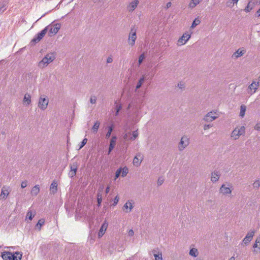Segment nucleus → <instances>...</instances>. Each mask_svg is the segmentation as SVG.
<instances>
[{
	"label": "nucleus",
	"instance_id": "nucleus-35",
	"mask_svg": "<svg viewBox=\"0 0 260 260\" xmlns=\"http://www.w3.org/2000/svg\"><path fill=\"white\" fill-rule=\"evenodd\" d=\"M108 128V131L107 133H106V137H105L106 139H108L110 137L111 133L113 129V126L112 125L109 126Z\"/></svg>",
	"mask_w": 260,
	"mask_h": 260
},
{
	"label": "nucleus",
	"instance_id": "nucleus-62",
	"mask_svg": "<svg viewBox=\"0 0 260 260\" xmlns=\"http://www.w3.org/2000/svg\"><path fill=\"white\" fill-rule=\"evenodd\" d=\"M77 169H70V170L72 171V172H73L74 173H75V174H76Z\"/></svg>",
	"mask_w": 260,
	"mask_h": 260
},
{
	"label": "nucleus",
	"instance_id": "nucleus-47",
	"mask_svg": "<svg viewBox=\"0 0 260 260\" xmlns=\"http://www.w3.org/2000/svg\"><path fill=\"white\" fill-rule=\"evenodd\" d=\"M234 3L231 0H228L226 2V6L228 7H232L234 6Z\"/></svg>",
	"mask_w": 260,
	"mask_h": 260
},
{
	"label": "nucleus",
	"instance_id": "nucleus-43",
	"mask_svg": "<svg viewBox=\"0 0 260 260\" xmlns=\"http://www.w3.org/2000/svg\"><path fill=\"white\" fill-rule=\"evenodd\" d=\"M138 133L137 131H134L133 133V136L129 138V139L131 140H134L135 139H136L138 137Z\"/></svg>",
	"mask_w": 260,
	"mask_h": 260
},
{
	"label": "nucleus",
	"instance_id": "nucleus-26",
	"mask_svg": "<svg viewBox=\"0 0 260 260\" xmlns=\"http://www.w3.org/2000/svg\"><path fill=\"white\" fill-rule=\"evenodd\" d=\"M31 97L29 94L26 93L23 99V103L26 105H29L31 102Z\"/></svg>",
	"mask_w": 260,
	"mask_h": 260
},
{
	"label": "nucleus",
	"instance_id": "nucleus-8",
	"mask_svg": "<svg viewBox=\"0 0 260 260\" xmlns=\"http://www.w3.org/2000/svg\"><path fill=\"white\" fill-rule=\"evenodd\" d=\"M48 100L41 96L38 102V107L42 110H44L47 108L48 104Z\"/></svg>",
	"mask_w": 260,
	"mask_h": 260
},
{
	"label": "nucleus",
	"instance_id": "nucleus-21",
	"mask_svg": "<svg viewBox=\"0 0 260 260\" xmlns=\"http://www.w3.org/2000/svg\"><path fill=\"white\" fill-rule=\"evenodd\" d=\"M245 52V50H240V49H239L233 54L232 57L237 58L240 56H242Z\"/></svg>",
	"mask_w": 260,
	"mask_h": 260
},
{
	"label": "nucleus",
	"instance_id": "nucleus-29",
	"mask_svg": "<svg viewBox=\"0 0 260 260\" xmlns=\"http://www.w3.org/2000/svg\"><path fill=\"white\" fill-rule=\"evenodd\" d=\"M100 125V122L99 121H96L93 126L92 127V131L94 134H96L98 131Z\"/></svg>",
	"mask_w": 260,
	"mask_h": 260
},
{
	"label": "nucleus",
	"instance_id": "nucleus-11",
	"mask_svg": "<svg viewBox=\"0 0 260 260\" xmlns=\"http://www.w3.org/2000/svg\"><path fill=\"white\" fill-rule=\"evenodd\" d=\"M219 192L223 195L229 194L232 193V189L229 186H226L225 184H223L220 189Z\"/></svg>",
	"mask_w": 260,
	"mask_h": 260
},
{
	"label": "nucleus",
	"instance_id": "nucleus-51",
	"mask_svg": "<svg viewBox=\"0 0 260 260\" xmlns=\"http://www.w3.org/2000/svg\"><path fill=\"white\" fill-rule=\"evenodd\" d=\"M113 61L112 57L110 55L107 58L106 62L107 63H111Z\"/></svg>",
	"mask_w": 260,
	"mask_h": 260
},
{
	"label": "nucleus",
	"instance_id": "nucleus-63",
	"mask_svg": "<svg viewBox=\"0 0 260 260\" xmlns=\"http://www.w3.org/2000/svg\"><path fill=\"white\" fill-rule=\"evenodd\" d=\"M256 14H257L258 17L260 16V8L257 11Z\"/></svg>",
	"mask_w": 260,
	"mask_h": 260
},
{
	"label": "nucleus",
	"instance_id": "nucleus-7",
	"mask_svg": "<svg viewBox=\"0 0 260 260\" xmlns=\"http://www.w3.org/2000/svg\"><path fill=\"white\" fill-rule=\"evenodd\" d=\"M216 112L210 111L208 112L203 118V120L207 122H210L215 120L218 116L215 115Z\"/></svg>",
	"mask_w": 260,
	"mask_h": 260
},
{
	"label": "nucleus",
	"instance_id": "nucleus-58",
	"mask_svg": "<svg viewBox=\"0 0 260 260\" xmlns=\"http://www.w3.org/2000/svg\"><path fill=\"white\" fill-rule=\"evenodd\" d=\"M128 135H129V134H128V133L124 134L123 136V139H125V140L127 139H128Z\"/></svg>",
	"mask_w": 260,
	"mask_h": 260
},
{
	"label": "nucleus",
	"instance_id": "nucleus-6",
	"mask_svg": "<svg viewBox=\"0 0 260 260\" xmlns=\"http://www.w3.org/2000/svg\"><path fill=\"white\" fill-rule=\"evenodd\" d=\"M46 27H47V31L49 30L50 36L55 35L57 33L60 28V24L59 23H56L54 24L49 25Z\"/></svg>",
	"mask_w": 260,
	"mask_h": 260
},
{
	"label": "nucleus",
	"instance_id": "nucleus-15",
	"mask_svg": "<svg viewBox=\"0 0 260 260\" xmlns=\"http://www.w3.org/2000/svg\"><path fill=\"white\" fill-rule=\"evenodd\" d=\"M117 139V137L115 136H113L110 140V144L109 146L108 149V154H109L110 152L112 151L113 148L115 147V145L116 144V141Z\"/></svg>",
	"mask_w": 260,
	"mask_h": 260
},
{
	"label": "nucleus",
	"instance_id": "nucleus-32",
	"mask_svg": "<svg viewBox=\"0 0 260 260\" xmlns=\"http://www.w3.org/2000/svg\"><path fill=\"white\" fill-rule=\"evenodd\" d=\"M115 104H116L115 106V115L116 116L118 115L119 111L122 109V106L121 104H117V101L115 102Z\"/></svg>",
	"mask_w": 260,
	"mask_h": 260
},
{
	"label": "nucleus",
	"instance_id": "nucleus-57",
	"mask_svg": "<svg viewBox=\"0 0 260 260\" xmlns=\"http://www.w3.org/2000/svg\"><path fill=\"white\" fill-rule=\"evenodd\" d=\"M128 234L129 236H133L134 235V232L132 229H131L129 230Z\"/></svg>",
	"mask_w": 260,
	"mask_h": 260
},
{
	"label": "nucleus",
	"instance_id": "nucleus-4",
	"mask_svg": "<svg viewBox=\"0 0 260 260\" xmlns=\"http://www.w3.org/2000/svg\"><path fill=\"white\" fill-rule=\"evenodd\" d=\"M137 39L136 36V29H135V26H133L129 32L128 38V44L131 46H133L135 44V41Z\"/></svg>",
	"mask_w": 260,
	"mask_h": 260
},
{
	"label": "nucleus",
	"instance_id": "nucleus-18",
	"mask_svg": "<svg viewBox=\"0 0 260 260\" xmlns=\"http://www.w3.org/2000/svg\"><path fill=\"white\" fill-rule=\"evenodd\" d=\"M255 3H257V2L256 1H250V2H249L247 6L244 9V11L246 12H250L253 9Z\"/></svg>",
	"mask_w": 260,
	"mask_h": 260
},
{
	"label": "nucleus",
	"instance_id": "nucleus-17",
	"mask_svg": "<svg viewBox=\"0 0 260 260\" xmlns=\"http://www.w3.org/2000/svg\"><path fill=\"white\" fill-rule=\"evenodd\" d=\"M11 260H21L22 253L20 252H15L14 253L11 252Z\"/></svg>",
	"mask_w": 260,
	"mask_h": 260
},
{
	"label": "nucleus",
	"instance_id": "nucleus-41",
	"mask_svg": "<svg viewBox=\"0 0 260 260\" xmlns=\"http://www.w3.org/2000/svg\"><path fill=\"white\" fill-rule=\"evenodd\" d=\"M78 164L77 162H73L70 165V169H78Z\"/></svg>",
	"mask_w": 260,
	"mask_h": 260
},
{
	"label": "nucleus",
	"instance_id": "nucleus-56",
	"mask_svg": "<svg viewBox=\"0 0 260 260\" xmlns=\"http://www.w3.org/2000/svg\"><path fill=\"white\" fill-rule=\"evenodd\" d=\"M254 128H255V129H256L257 131H260V123H257L255 125Z\"/></svg>",
	"mask_w": 260,
	"mask_h": 260
},
{
	"label": "nucleus",
	"instance_id": "nucleus-49",
	"mask_svg": "<svg viewBox=\"0 0 260 260\" xmlns=\"http://www.w3.org/2000/svg\"><path fill=\"white\" fill-rule=\"evenodd\" d=\"M27 181L26 180L23 181L22 182L21 186L22 188H24L27 186Z\"/></svg>",
	"mask_w": 260,
	"mask_h": 260
},
{
	"label": "nucleus",
	"instance_id": "nucleus-64",
	"mask_svg": "<svg viewBox=\"0 0 260 260\" xmlns=\"http://www.w3.org/2000/svg\"><path fill=\"white\" fill-rule=\"evenodd\" d=\"M257 82L260 85V76L258 77Z\"/></svg>",
	"mask_w": 260,
	"mask_h": 260
},
{
	"label": "nucleus",
	"instance_id": "nucleus-33",
	"mask_svg": "<svg viewBox=\"0 0 260 260\" xmlns=\"http://www.w3.org/2000/svg\"><path fill=\"white\" fill-rule=\"evenodd\" d=\"M189 254L193 257H196L198 255V249L194 248L191 249L189 251Z\"/></svg>",
	"mask_w": 260,
	"mask_h": 260
},
{
	"label": "nucleus",
	"instance_id": "nucleus-30",
	"mask_svg": "<svg viewBox=\"0 0 260 260\" xmlns=\"http://www.w3.org/2000/svg\"><path fill=\"white\" fill-rule=\"evenodd\" d=\"M138 156H141V154H137V155L134 157L133 160V164L135 166L138 167L140 165L141 161H139V159L138 158Z\"/></svg>",
	"mask_w": 260,
	"mask_h": 260
},
{
	"label": "nucleus",
	"instance_id": "nucleus-19",
	"mask_svg": "<svg viewBox=\"0 0 260 260\" xmlns=\"http://www.w3.org/2000/svg\"><path fill=\"white\" fill-rule=\"evenodd\" d=\"M50 192L55 194L57 191V183L55 181H53L50 186Z\"/></svg>",
	"mask_w": 260,
	"mask_h": 260
},
{
	"label": "nucleus",
	"instance_id": "nucleus-48",
	"mask_svg": "<svg viewBox=\"0 0 260 260\" xmlns=\"http://www.w3.org/2000/svg\"><path fill=\"white\" fill-rule=\"evenodd\" d=\"M212 126H213V124H205L204 126V129L205 131L207 130V129H208L209 128H210V127H211Z\"/></svg>",
	"mask_w": 260,
	"mask_h": 260
},
{
	"label": "nucleus",
	"instance_id": "nucleus-20",
	"mask_svg": "<svg viewBox=\"0 0 260 260\" xmlns=\"http://www.w3.org/2000/svg\"><path fill=\"white\" fill-rule=\"evenodd\" d=\"M133 208L132 204L130 202H126L123 207V210L126 213L129 212Z\"/></svg>",
	"mask_w": 260,
	"mask_h": 260
},
{
	"label": "nucleus",
	"instance_id": "nucleus-9",
	"mask_svg": "<svg viewBox=\"0 0 260 260\" xmlns=\"http://www.w3.org/2000/svg\"><path fill=\"white\" fill-rule=\"evenodd\" d=\"M190 35L188 33H184L178 40L177 45L181 46L185 44L190 38Z\"/></svg>",
	"mask_w": 260,
	"mask_h": 260
},
{
	"label": "nucleus",
	"instance_id": "nucleus-37",
	"mask_svg": "<svg viewBox=\"0 0 260 260\" xmlns=\"http://www.w3.org/2000/svg\"><path fill=\"white\" fill-rule=\"evenodd\" d=\"M128 169L127 167H125L123 168H121V176L122 177L126 176L128 173Z\"/></svg>",
	"mask_w": 260,
	"mask_h": 260
},
{
	"label": "nucleus",
	"instance_id": "nucleus-60",
	"mask_svg": "<svg viewBox=\"0 0 260 260\" xmlns=\"http://www.w3.org/2000/svg\"><path fill=\"white\" fill-rule=\"evenodd\" d=\"M110 191V186H108L105 190L106 193H108Z\"/></svg>",
	"mask_w": 260,
	"mask_h": 260
},
{
	"label": "nucleus",
	"instance_id": "nucleus-14",
	"mask_svg": "<svg viewBox=\"0 0 260 260\" xmlns=\"http://www.w3.org/2000/svg\"><path fill=\"white\" fill-rule=\"evenodd\" d=\"M108 227V223L106 220H105L102 223V226L100 229L98 236L99 237H102L105 234Z\"/></svg>",
	"mask_w": 260,
	"mask_h": 260
},
{
	"label": "nucleus",
	"instance_id": "nucleus-27",
	"mask_svg": "<svg viewBox=\"0 0 260 260\" xmlns=\"http://www.w3.org/2000/svg\"><path fill=\"white\" fill-rule=\"evenodd\" d=\"M152 252L153 253L155 260H162L161 252H159L158 254H157L156 250L155 249H153Z\"/></svg>",
	"mask_w": 260,
	"mask_h": 260
},
{
	"label": "nucleus",
	"instance_id": "nucleus-3",
	"mask_svg": "<svg viewBox=\"0 0 260 260\" xmlns=\"http://www.w3.org/2000/svg\"><path fill=\"white\" fill-rule=\"evenodd\" d=\"M245 128L244 126H241L240 128H235L232 132L231 137L234 140H237L239 137L243 135L245 133Z\"/></svg>",
	"mask_w": 260,
	"mask_h": 260
},
{
	"label": "nucleus",
	"instance_id": "nucleus-5",
	"mask_svg": "<svg viewBox=\"0 0 260 260\" xmlns=\"http://www.w3.org/2000/svg\"><path fill=\"white\" fill-rule=\"evenodd\" d=\"M189 144V139L187 136H183L181 137L178 145V150L182 151Z\"/></svg>",
	"mask_w": 260,
	"mask_h": 260
},
{
	"label": "nucleus",
	"instance_id": "nucleus-40",
	"mask_svg": "<svg viewBox=\"0 0 260 260\" xmlns=\"http://www.w3.org/2000/svg\"><path fill=\"white\" fill-rule=\"evenodd\" d=\"M260 186V181L259 180H255L253 183V187L254 188L258 189Z\"/></svg>",
	"mask_w": 260,
	"mask_h": 260
},
{
	"label": "nucleus",
	"instance_id": "nucleus-1",
	"mask_svg": "<svg viewBox=\"0 0 260 260\" xmlns=\"http://www.w3.org/2000/svg\"><path fill=\"white\" fill-rule=\"evenodd\" d=\"M55 58V55L54 53H49L47 54L39 62L38 67L43 69L52 62Z\"/></svg>",
	"mask_w": 260,
	"mask_h": 260
},
{
	"label": "nucleus",
	"instance_id": "nucleus-38",
	"mask_svg": "<svg viewBox=\"0 0 260 260\" xmlns=\"http://www.w3.org/2000/svg\"><path fill=\"white\" fill-rule=\"evenodd\" d=\"M44 220L43 219H40L38 223L36 224V226L39 228V230H40L41 229V226L44 224Z\"/></svg>",
	"mask_w": 260,
	"mask_h": 260
},
{
	"label": "nucleus",
	"instance_id": "nucleus-16",
	"mask_svg": "<svg viewBox=\"0 0 260 260\" xmlns=\"http://www.w3.org/2000/svg\"><path fill=\"white\" fill-rule=\"evenodd\" d=\"M139 3L138 0H134L132 2L127 6V9L129 12H133L137 7Z\"/></svg>",
	"mask_w": 260,
	"mask_h": 260
},
{
	"label": "nucleus",
	"instance_id": "nucleus-53",
	"mask_svg": "<svg viewBox=\"0 0 260 260\" xmlns=\"http://www.w3.org/2000/svg\"><path fill=\"white\" fill-rule=\"evenodd\" d=\"M255 242L258 244L259 247H258V249L259 250V251H260V235L256 238V240H255Z\"/></svg>",
	"mask_w": 260,
	"mask_h": 260
},
{
	"label": "nucleus",
	"instance_id": "nucleus-36",
	"mask_svg": "<svg viewBox=\"0 0 260 260\" xmlns=\"http://www.w3.org/2000/svg\"><path fill=\"white\" fill-rule=\"evenodd\" d=\"M201 22V21L198 18H196L192 23L191 28H193Z\"/></svg>",
	"mask_w": 260,
	"mask_h": 260
},
{
	"label": "nucleus",
	"instance_id": "nucleus-44",
	"mask_svg": "<svg viewBox=\"0 0 260 260\" xmlns=\"http://www.w3.org/2000/svg\"><path fill=\"white\" fill-rule=\"evenodd\" d=\"M96 97L95 95H92L90 99V102L92 104H94L96 103Z\"/></svg>",
	"mask_w": 260,
	"mask_h": 260
},
{
	"label": "nucleus",
	"instance_id": "nucleus-22",
	"mask_svg": "<svg viewBox=\"0 0 260 260\" xmlns=\"http://www.w3.org/2000/svg\"><path fill=\"white\" fill-rule=\"evenodd\" d=\"M145 79H146V76H145V75H142V77L139 79V80L138 82L137 83V85H136V90H137V89H139L142 86V85L144 82Z\"/></svg>",
	"mask_w": 260,
	"mask_h": 260
},
{
	"label": "nucleus",
	"instance_id": "nucleus-12",
	"mask_svg": "<svg viewBox=\"0 0 260 260\" xmlns=\"http://www.w3.org/2000/svg\"><path fill=\"white\" fill-rule=\"evenodd\" d=\"M220 173L219 171L214 170L211 173V181L213 182H216L219 179Z\"/></svg>",
	"mask_w": 260,
	"mask_h": 260
},
{
	"label": "nucleus",
	"instance_id": "nucleus-42",
	"mask_svg": "<svg viewBox=\"0 0 260 260\" xmlns=\"http://www.w3.org/2000/svg\"><path fill=\"white\" fill-rule=\"evenodd\" d=\"M121 168H120L116 171V172L115 173V178H114L115 180L120 176V175L121 174Z\"/></svg>",
	"mask_w": 260,
	"mask_h": 260
},
{
	"label": "nucleus",
	"instance_id": "nucleus-61",
	"mask_svg": "<svg viewBox=\"0 0 260 260\" xmlns=\"http://www.w3.org/2000/svg\"><path fill=\"white\" fill-rule=\"evenodd\" d=\"M258 247H259V246H258V244H257V243L255 242L254 244H253V248H258Z\"/></svg>",
	"mask_w": 260,
	"mask_h": 260
},
{
	"label": "nucleus",
	"instance_id": "nucleus-50",
	"mask_svg": "<svg viewBox=\"0 0 260 260\" xmlns=\"http://www.w3.org/2000/svg\"><path fill=\"white\" fill-rule=\"evenodd\" d=\"M118 201H119V198L118 197V196H116L114 199V203L113 204V206H116L118 202Z\"/></svg>",
	"mask_w": 260,
	"mask_h": 260
},
{
	"label": "nucleus",
	"instance_id": "nucleus-55",
	"mask_svg": "<svg viewBox=\"0 0 260 260\" xmlns=\"http://www.w3.org/2000/svg\"><path fill=\"white\" fill-rule=\"evenodd\" d=\"M164 182V180L159 178L157 181V185L158 186L161 185Z\"/></svg>",
	"mask_w": 260,
	"mask_h": 260
},
{
	"label": "nucleus",
	"instance_id": "nucleus-25",
	"mask_svg": "<svg viewBox=\"0 0 260 260\" xmlns=\"http://www.w3.org/2000/svg\"><path fill=\"white\" fill-rule=\"evenodd\" d=\"M202 1L203 0H191L189 3L188 6L191 8H193Z\"/></svg>",
	"mask_w": 260,
	"mask_h": 260
},
{
	"label": "nucleus",
	"instance_id": "nucleus-28",
	"mask_svg": "<svg viewBox=\"0 0 260 260\" xmlns=\"http://www.w3.org/2000/svg\"><path fill=\"white\" fill-rule=\"evenodd\" d=\"M11 252H4L2 254V257L4 260H11Z\"/></svg>",
	"mask_w": 260,
	"mask_h": 260
},
{
	"label": "nucleus",
	"instance_id": "nucleus-23",
	"mask_svg": "<svg viewBox=\"0 0 260 260\" xmlns=\"http://www.w3.org/2000/svg\"><path fill=\"white\" fill-rule=\"evenodd\" d=\"M40 192V187L39 185L34 186L31 190V194L33 196H36Z\"/></svg>",
	"mask_w": 260,
	"mask_h": 260
},
{
	"label": "nucleus",
	"instance_id": "nucleus-10",
	"mask_svg": "<svg viewBox=\"0 0 260 260\" xmlns=\"http://www.w3.org/2000/svg\"><path fill=\"white\" fill-rule=\"evenodd\" d=\"M255 233V231L252 230L249 232L242 241V244L247 245L252 239Z\"/></svg>",
	"mask_w": 260,
	"mask_h": 260
},
{
	"label": "nucleus",
	"instance_id": "nucleus-52",
	"mask_svg": "<svg viewBox=\"0 0 260 260\" xmlns=\"http://www.w3.org/2000/svg\"><path fill=\"white\" fill-rule=\"evenodd\" d=\"M68 175L70 178H73L76 175V174H75V173L70 170V172H69Z\"/></svg>",
	"mask_w": 260,
	"mask_h": 260
},
{
	"label": "nucleus",
	"instance_id": "nucleus-31",
	"mask_svg": "<svg viewBox=\"0 0 260 260\" xmlns=\"http://www.w3.org/2000/svg\"><path fill=\"white\" fill-rule=\"evenodd\" d=\"M246 109V107L244 105H242L240 107V112L239 114V116L241 117H243L245 115V111Z\"/></svg>",
	"mask_w": 260,
	"mask_h": 260
},
{
	"label": "nucleus",
	"instance_id": "nucleus-2",
	"mask_svg": "<svg viewBox=\"0 0 260 260\" xmlns=\"http://www.w3.org/2000/svg\"><path fill=\"white\" fill-rule=\"evenodd\" d=\"M47 27L44 28L41 31V32L37 34L31 40L30 44L31 46H33L39 42L46 34L47 31Z\"/></svg>",
	"mask_w": 260,
	"mask_h": 260
},
{
	"label": "nucleus",
	"instance_id": "nucleus-13",
	"mask_svg": "<svg viewBox=\"0 0 260 260\" xmlns=\"http://www.w3.org/2000/svg\"><path fill=\"white\" fill-rule=\"evenodd\" d=\"M9 194V187L4 186L1 190L0 197L3 200H6Z\"/></svg>",
	"mask_w": 260,
	"mask_h": 260
},
{
	"label": "nucleus",
	"instance_id": "nucleus-45",
	"mask_svg": "<svg viewBox=\"0 0 260 260\" xmlns=\"http://www.w3.org/2000/svg\"><path fill=\"white\" fill-rule=\"evenodd\" d=\"M87 139L86 138H84L81 143L79 149H81L87 143Z\"/></svg>",
	"mask_w": 260,
	"mask_h": 260
},
{
	"label": "nucleus",
	"instance_id": "nucleus-39",
	"mask_svg": "<svg viewBox=\"0 0 260 260\" xmlns=\"http://www.w3.org/2000/svg\"><path fill=\"white\" fill-rule=\"evenodd\" d=\"M145 58V55L144 53L141 54L139 57L138 63L140 66L143 62V60Z\"/></svg>",
	"mask_w": 260,
	"mask_h": 260
},
{
	"label": "nucleus",
	"instance_id": "nucleus-46",
	"mask_svg": "<svg viewBox=\"0 0 260 260\" xmlns=\"http://www.w3.org/2000/svg\"><path fill=\"white\" fill-rule=\"evenodd\" d=\"M34 216V215H32L31 211H28L27 213V217H28V218L30 220H31Z\"/></svg>",
	"mask_w": 260,
	"mask_h": 260
},
{
	"label": "nucleus",
	"instance_id": "nucleus-24",
	"mask_svg": "<svg viewBox=\"0 0 260 260\" xmlns=\"http://www.w3.org/2000/svg\"><path fill=\"white\" fill-rule=\"evenodd\" d=\"M259 86V84L257 83V82H255L253 81L252 83L249 85L248 88H249L250 90H254L253 93L255 92L256 89H257L258 87Z\"/></svg>",
	"mask_w": 260,
	"mask_h": 260
},
{
	"label": "nucleus",
	"instance_id": "nucleus-54",
	"mask_svg": "<svg viewBox=\"0 0 260 260\" xmlns=\"http://www.w3.org/2000/svg\"><path fill=\"white\" fill-rule=\"evenodd\" d=\"M177 86L180 88V89H182L184 87V84L182 82H179L178 85H177Z\"/></svg>",
	"mask_w": 260,
	"mask_h": 260
},
{
	"label": "nucleus",
	"instance_id": "nucleus-59",
	"mask_svg": "<svg viewBox=\"0 0 260 260\" xmlns=\"http://www.w3.org/2000/svg\"><path fill=\"white\" fill-rule=\"evenodd\" d=\"M172 6V3L170 2H168L167 5H166V8L167 9H168L170 7H171Z\"/></svg>",
	"mask_w": 260,
	"mask_h": 260
},
{
	"label": "nucleus",
	"instance_id": "nucleus-34",
	"mask_svg": "<svg viewBox=\"0 0 260 260\" xmlns=\"http://www.w3.org/2000/svg\"><path fill=\"white\" fill-rule=\"evenodd\" d=\"M102 201V193L100 192H98L97 193V202H98V206H101V203Z\"/></svg>",
	"mask_w": 260,
	"mask_h": 260
}]
</instances>
